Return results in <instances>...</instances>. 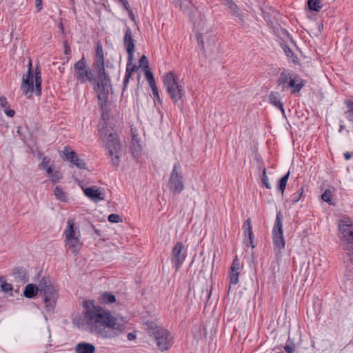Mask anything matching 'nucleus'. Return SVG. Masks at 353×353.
Segmentation results:
<instances>
[{
    "mask_svg": "<svg viewBox=\"0 0 353 353\" xmlns=\"http://www.w3.org/2000/svg\"><path fill=\"white\" fill-rule=\"evenodd\" d=\"M85 318L91 332L103 339L115 338L125 328L122 320H118L110 312L99 306L93 305L88 308L85 313Z\"/></svg>",
    "mask_w": 353,
    "mask_h": 353,
    "instance_id": "nucleus-1",
    "label": "nucleus"
},
{
    "mask_svg": "<svg viewBox=\"0 0 353 353\" xmlns=\"http://www.w3.org/2000/svg\"><path fill=\"white\" fill-rule=\"evenodd\" d=\"M39 292L44 297L47 311L49 312H53L57 302V294L48 277L43 278L39 281L38 286L34 284L27 285L24 289L23 295L26 298L32 299Z\"/></svg>",
    "mask_w": 353,
    "mask_h": 353,
    "instance_id": "nucleus-2",
    "label": "nucleus"
},
{
    "mask_svg": "<svg viewBox=\"0 0 353 353\" xmlns=\"http://www.w3.org/2000/svg\"><path fill=\"white\" fill-rule=\"evenodd\" d=\"M92 68L97 74V79H94L93 89L97 95L99 105L103 110L107 105V101L111 89L110 79L105 72L104 63H93Z\"/></svg>",
    "mask_w": 353,
    "mask_h": 353,
    "instance_id": "nucleus-3",
    "label": "nucleus"
},
{
    "mask_svg": "<svg viewBox=\"0 0 353 353\" xmlns=\"http://www.w3.org/2000/svg\"><path fill=\"white\" fill-rule=\"evenodd\" d=\"M145 325L148 334L154 339L157 345L161 351L168 350L172 347V337L168 330L157 325L152 321L147 322Z\"/></svg>",
    "mask_w": 353,
    "mask_h": 353,
    "instance_id": "nucleus-4",
    "label": "nucleus"
},
{
    "mask_svg": "<svg viewBox=\"0 0 353 353\" xmlns=\"http://www.w3.org/2000/svg\"><path fill=\"white\" fill-rule=\"evenodd\" d=\"M162 80L166 91L174 103H176L185 95L184 88L179 84L176 74L170 71L162 77Z\"/></svg>",
    "mask_w": 353,
    "mask_h": 353,
    "instance_id": "nucleus-5",
    "label": "nucleus"
},
{
    "mask_svg": "<svg viewBox=\"0 0 353 353\" xmlns=\"http://www.w3.org/2000/svg\"><path fill=\"white\" fill-rule=\"evenodd\" d=\"M74 76L80 83L94 81V75L88 67L87 61L84 57L74 63Z\"/></svg>",
    "mask_w": 353,
    "mask_h": 353,
    "instance_id": "nucleus-6",
    "label": "nucleus"
},
{
    "mask_svg": "<svg viewBox=\"0 0 353 353\" xmlns=\"http://www.w3.org/2000/svg\"><path fill=\"white\" fill-rule=\"evenodd\" d=\"M168 188L174 194H180L185 188L183 177L181 172V165L179 163L174 164L169 178Z\"/></svg>",
    "mask_w": 353,
    "mask_h": 353,
    "instance_id": "nucleus-7",
    "label": "nucleus"
},
{
    "mask_svg": "<svg viewBox=\"0 0 353 353\" xmlns=\"http://www.w3.org/2000/svg\"><path fill=\"white\" fill-rule=\"evenodd\" d=\"M338 226L341 239L346 242L347 250H353V225L350 219L347 218L339 220Z\"/></svg>",
    "mask_w": 353,
    "mask_h": 353,
    "instance_id": "nucleus-8",
    "label": "nucleus"
},
{
    "mask_svg": "<svg viewBox=\"0 0 353 353\" xmlns=\"http://www.w3.org/2000/svg\"><path fill=\"white\" fill-rule=\"evenodd\" d=\"M273 242L274 246L281 250L285 247V241L283 238L282 215L281 212H277L275 223L272 230Z\"/></svg>",
    "mask_w": 353,
    "mask_h": 353,
    "instance_id": "nucleus-9",
    "label": "nucleus"
},
{
    "mask_svg": "<svg viewBox=\"0 0 353 353\" xmlns=\"http://www.w3.org/2000/svg\"><path fill=\"white\" fill-rule=\"evenodd\" d=\"M103 139L108 150L109 155H112L115 152H119L121 144L116 133L111 132L110 130H107L105 132Z\"/></svg>",
    "mask_w": 353,
    "mask_h": 353,
    "instance_id": "nucleus-10",
    "label": "nucleus"
},
{
    "mask_svg": "<svg viewBox=\"0 0 353 353\" xmlns=\"http://www.w3.org/2000/svg\"><path fill=\"white\" fill-rule=\"evenodd\" d=\"M21 90L28 97H30L34 92L33 74L32 72V63H28L27 74L23 76Z\"/></svg>",
    "mask_w": 353,
    "mask_h": 353,
    "instance_id": "nucleus-11",
    "label": "nucleus"
},
{
    "mask_svg": "<svg viewBox=\"0 0 353 353\" xmlns=\"http://www.w3.org/2000/svg\"><path fill=\"white\" fill-rule=\"evenodd\" d=\"M63 154L65 158V159L70 163H72L73 165L77 166L79 169H85L86 167V163L84 162V161L80 158L78 157L75 152L73 150L65 148Z\"/></svg>",
    "mask_w": 353,
    "mask_h": 353,
    "instance_id": "nucleus-12",
    "label": "nucleus"
},
{
    "mask_svg": "<svg viewBox=\"0 0 353 353\" xmlns=\"http://www.w3.org/2000/svg\"><path fill=\"white\" fill-rule=\"evenodd\" d=\"M134 41H135L132 36V32L131 29L128 27L125 31L123 44L130 59L134 57Z\"/></svg>",
    "mask_w": 353,
    "mask_h": 353,
    "instance_id": "nucleus-13",
    "label": "nucleus"
},
{
    "mask_svg": "<svg viewBox=\"0 0 353 353\" xmlns=\"http://www.w3.org/2000/svg\"><path fill=\"white\" fill-rule=\"evenodd\" d=\"M174 260L181 264L183 262L186 256V249L182 242H177L172 250Z\"/></svg>",
    "mask_w": 353,
    "mask_h": 353,
    "instance_id": "nucleus-14",
    "label": "nucleus"
},
{
    "mask_svg": "<svg viewBox=\"0 0 353 353\" xmlns=\"http://www.w3.org/2000/svg\"><path fill=\"white\" fill-rule=\"evenodd\" d=\"M176 3L191 20L193 19L194 11L196 10V8L190 0H176Z\"/></svg>",
    "mask_w": 353,
    "mask_h": 353,
    "instance_id": "nucleus-15",
    "label": "nucleus"
},
{
    "mask_svg": "<svg viewBox=\"0 0 353 353\" xmlns=\"http://www.w3.org/2000/svg\"><path fill=\"white\" fill-rule=\"evenodd\" d=\"M304 81L296 74L289 81V83L285 85V90L292 88V93L299 92L300 90L304 87Z\"/></svg>",
    "mask_w": 353,
    "mask_h": 353,
    "instance_id": "nucleus-16",
    "label": "nucleus"
},
{
    "mask_svg": "<svg viewBox=\"0 0 353 353\" xmlns=\"http://www.w3.org/2000/svg\"><path fill=\"white\" fill-rule=\"evenodd\" d=\"M65 239H72L80 236V232L77 227H75V223L73 219H68L67 227L64 231Z\"/></svg>",
    "mask_w": 353,
    "mask_h": 353,
    "instance_id": "nucleus-17",
    "label": "nucleus"
},
{
    "mask_svg": "<svg viewBox=\"0 0 353 353\" xmlns=\"http://www.w3.org/2000/svg\"><path fill=\"white\" fill-rule=\"evenodd\" d=\"M243 266H230L229 272L230 285L229 290H231L232 285H236L239 281V276L243 271Z\"/></svg>",
    "mask_w": 353,
    "mask_h": 353,
    "instance_id": "nucleus-18",
    "label": "nucleus"
},
{
    "mask_svg": "<svg viewBox=\"0 0 353 353\" xmlns=\"http://www.w3.org/2000/svg\"><path fill=\"white\" fill-rule=\"evenodd\" d=\"M65 245L68 250L73 254L76 255L81 249L82 243L80 241L79 237L65 239Z\"/></svg>",
    "mask_w": 353,
    "mask_h": 353,
    "instance_id": "nucleus-19",
    "label": "nucleus"
},
{
    "mask_svg": "<svg viewBox=\"0 0 353 353\" xmlns=\"http://www.w3.org/2000/svg\"><path fill=\"white\" fill-rule=\"evenodd\" d=\"M295 73L290 70H284L277 79V84L282 85L283 90H285V85L289 83V81L294 76Z\"/></svg>",
    "mask_w": 353,
    "mask_h": 353,
    "instance_id": "nucleus-20",
    "label": "nucleus"
},
{
    "mask_svg": "<svg viewBox=\"0 0 353 353\" xmlns=\"http://www.w3.org/2000/svg\"><path fill=\"white\" fill-rule=\"evenodd\" d=\"M74 351L76 353H94L96 348L92 343L81 342L75 345Z\"/></svg>",
    "mask_w": 353,
    "mask_h": 353,
    "instance_id": "nucleus-21",
    "label": "nucleus"
},
{
    "mask_svg": "<svg viewBox=\"0 0 353 353\" xmlns=\"http://www.w3.org/2000/svg\"><path fill=\"white\" fill-rule=\"evenodd\" d=\"M243 230L245 237H248V243H247V245H252V248L254 247L253 245V233H252V222L250 219H248L246 221L243 223Z\"/></svg>",
    "mask_w": 353,
    "mask_h": 353,
    "instance_id": "nucleus-22",
    "label": "nucleus"
},
{
    "mask_svg": "<svg viewBox=\"0 0 353 353\" xmlns=\"http://www.w3.org/2000/svg\"><path fill=\"white\" fill-rule=\"evenodd\" d=\"M228 8L229 10V13L236 18V21L241 26H243L245 23L243 16L235 3H232L228 7Z\"/></svg>",
    "mask_w": 353,
    "mask_h": 353,
    "instance_id": "nucleus-23",
    "label": "nucleus"
},
{
    "mask_svg": "<svg viewBox=\"0 0 353 353\" xmlns=\"http://www.w3.org/2000/svg\"><path fill=\"white\" fill-rule=\"evenodd\" d=\"M269 100L273 105L279 108L282 112L284 113V108L282 103L281 102L280 94L279 92H272L269 95Z\"/></svg>",
    "mask_w": 353,
    "mask_h": 353,
    "instance_id": "nucleus-24",
    "label": "nucleus"
},
{
    "mask_svg": "<svg viewBox=\"0 0 353 353\" xmlns=\"http://www.w3.org/2000/svg\"><path fill=\"white\" fill-rule=\"evenodd\" d=\"M130 150L134 158L137 159L139 157L141 150V146L136 136H133L132 137Z\"/></svg>",
    "mask_w": 353,
    "mask_h": 353,
    "instance_id": "nucleus-25",
    "label": "nucleus"
},
{
    "mask_svg": "<svg viewBox=\"0 0 353 353\" xmlns=\"http://www.w3.org/2000/svg\"><path fill=\"white\" fill-rule=\"evenodd\" d=\"M84 194L89 198L93 200H103V198L101 196V192L98 189L93 188H88L84 190Z\"/></svg>",
    "mask_w": 353,
    "mask_h": 353,
    "instance_id": "nucleus-26",
    "label": "nucleus"
},
{
    "mask_svg": "<svg viewBox=\"0 0 353 353\" xmlns=\"http://www.w3.org/2000/svg\"><path fill=\"white\" fill-rule=\"evenodd\" d=\"M41 70L37 67L35 70V92L37 96H39L41 92Z\"/></svg>",
    "mask_w": 353,
    "mask_h": 353,
    "instance_id": "nucleus-27",
    "label": "nucleus"
},
{
    "mask_svg": "<svg viewBox=\"0 0 353 353\" xmlns=\"http://www.w3.org/2000/svg\"><path fill=\"white\" fill-rule=\"evenodd\" d=\"M104 63V56L102 46L100 43L97 44L95 54V61L94 63Z\"/></svg>",
    "mask_w": 353,
    "mask_h": 353,
    "instance_id": "nucleus-28",
    "label": "nucleus"
},
{
    "mask_svg": "<svg viewBox=\"0 0 353 353\" xmlns=\"http://www.w3.org/2000/svg\"><path fill=\"white\" fill-rule=\"evenodd\" d=\"M133 57L132 59H130L129 55H128V61H127V65H126V70H125V74L132 76V74L137 71L139 69V67L134 64L132 63Z\"/></svg>",
    "mask_w": 353,
    "mask_h": 353,
    "instance_id": "nucleus-29",
    "label": "nucleus"
},
{
    "mask_svg": "<svg viewBox=\"0 0 353 353\" xmlns=\"http://www.w3.org/2000/svg\"><path fill=\"white\" fill-rule=\"evenodd\" d=\"M290 172H288L282 178H281L278 183L277 190L281 191L282 193L286 188L287 182L289 179Z\"/></svg>",
    "mask_w": 353,
    "mask_h": 353,
    "instance_id": "nucleus-30",
    "label": "nucleus"
},
{
    "mask_svg": "<svg viewBox=\"0 0 353 353\" xmlns=\"http://www.w3.org/2000/svg\"><path fill=\"white\" fill-rule=\"evenodd\" d=\"M0 290L3 293L9 294L10 296H12V285L7 283L4 280H2L0 283Z\"/></svg>",
    "mask_w": 353,
    "mask_h": 353,
    "instance_id": "nucleus-31",
    "label": "nucleus"
},
{
    "mask_svg": "<svg viewBox=\"0 0 353 353\" xmlns=\"http://www.w3.org/2000/svg\"><path fill=\"white\" fill-rule=\"evenodd\" d=\"M307 4L311 10L316 12H319L323 6L321 0H308Z\"/></svg>",
    "mask_w": 353,
    "mask_h": 353,
    "instance_id": "nucleus-32",
    "label": "nucleus"
},
{
    "mask_svg": "<svg viewBox=\"0 0 353 353\" xmlns=\"http://www.w3.org/2000/svg\"><path fill=\"white\" fill-rule=\"evenodd\" d=\"M54 194L61 201H65L67 200V194L60 186L55 188Z\"/></svg>",
    "mask_w": 353,
    "mask_h": 353,
    "instance_id": "nucleus-33",
    "label": "nucleus"
},
{
    "mask_svg": "<svg viewBox=\"0 0 353 353\" xmlns=\"http://www.w3.org/2000/svg\"><path fill=\"white\" fill-rule=\"evenodd\" d=\"M100 299L101 301L104 303H112L116 301L115 296L108 292L103 293Z\"/></svg>",
    "mask_w": 353,
    "mask_h": 353,
    "instance_id": "nucleus-34",
    "label": "nucleus"
},
{
    "mask_svg": "<svg viewBox=\"0 0 353 353\" xmlns=\"http://www.w3.org/2000/svg\"><path fill=\"white\" fill-rule=\"evenodd\" d=\"M332 192L330 191V190H326L321 195V199L329 203L330 205H334V203L332 202Z\"/></svg>",
    "mask_w": 353,
    "mask_h": 353,
    "instance_id": "nucleus-35",
    "label": "nucleus"
},
{
    "mask_svg": "<svg viewBox=\"0 0 353 353\" xmlns=\"http://www.w3.org/2000/svg\"><path fill=\"white\" fill-rule=\"evenodd\" d=\"M63 178V175L61 172L59 170L54 171L50 176V181L53 183H57L60 181V180Z\"/></svg>",
    "mask_w": 353,
    "mask_h": 353,
    "instance_id": "nucleus-36",
    "label": "nucleus"
},
{
    "mask_svg": "<svg viewBox=\"0 0 353 353\" xmlns=\"http://www.w3.org/2000/svg\"><path fill=\"white\" fill-rule=\"evenodd\" d=\"M347 107L348 108V111L346 112L347 118L353 123V101L347 102Z\"/></svg>",
    "mask_w": 353,
    "mask_h": 353,
    "instance_id": "nucleus-37",
    "label": "nucleus"
},
{
    "mask_svg": "<svg viewBox=\"0 0 353 353\" xmlns=\"http://www.w3.org/2000/svg\"><path fill=\"white\" fill-rule=\"evenodd\" d=\"M145 70V78L148 82L149 85L156 83L153 74L148 68Z\"/></svg>",
    "mask_w": 353,
    "mask_h": 353,
    "instance_id": "nucleus-38",
    "label": "nucleus"
},
{
    "mask_svg": "<svg viewBox=\"0 0 353 353\" xmlns=\"http://www.w3.org/2000/svg\"><path fill=\"white\" fill-rule=\"evenodd\" d=\"M303 192V188L301 187V188L299 190V192H297L292 195V202L294 204L296 203L301 199Z\"/></svg>",
    "mask_w": 353,
    "mask_h": 353,
    "instance_id": "nucleus-39",
    "label": "nucleus"
},
{
    "mask_svg": "<svg viewBox=\"0 0 353 353\" xmlns=\"http://www.w3.org/2000/svg\"><path fill=\"white\" fill-rule=\"evenodd\" d=\"M262 183L265 186L266 188H268V189L271 188V185L269 183V179L266 174V169L265 168H264L263 170Z\"/></svg>",
    "mask_w": 353,
    "mask_h": 353,
    "instance_id": "nucleus-40",
    "label": "nucleus"
},
{
    "mask_svg": "<svg viewBox=\"0 0 353 353\" xmlns=\"http://www.w3.org/2000/svg\"><path fill=\"white\" fill-rule=\"evenodd\" d=\"M110 161L114 166H118L119 164V152H115L112 155H110Z\"/></svg>",
    "mask_w": 353,
    "mask_h": 353,
    "instance_id": "nucleus-41",
    "label": "nucleus"
},
{
    "mask_svg": "<svg viewBox=\"0 0 353 353\" xmlns=\"http://www.w3.org/2000/svg\"><path fill=\"white\" fill-rule=\"evenodd\" d=\"M139 66L143 68L144 70L148 68V61L146 56L143 55L139 59Z\"/></svg>",
    "mask_w": 353,
    "mask_h": 353,
    "instance_id": "nucleus-42",
    "label": "nucleus"
},
{
    "mask_svg": "<svg viewBox=\"0 0 353 353\" xmlns=\"http://www.w3.org/2000/svg\"><path fill=\"white\" fill-rule=\"evenodd\" d=\"M108 221L111 223H119L122 220L119 215L116 214H111L108 216Z\"/></svg>",
    "mask_w": 353,
    "mask_h": 353,
    "instance_id": "nucleus-43",
    "label": "nucleus"
},
{
    "mask_svg": "<svg viewBox=\"0 0 353 353\" xmlns=\"http://www.w3.org/2000/svg\"><path fill=\"white\" fill-rule=\"evenodd\" d=\"M50 163V158H48V157H44L42 159V161H41L40 165L43 169H45V168H47L50 166V165H49Z\"/></svg>",
    "mask_w": 353,
    "mask_h": 353,
    "instance_id": "nucleus-44",
    "label": "nucleus"
},
{
    "mask_svg": "<svg viewBox=\"0 0 353 353\" xmlns=\"http://www.w3.org/2000/svg\"><path fill=\"white\" fill-rule=\"evenodd\" d=\"M283 50L285 52V55L288 58H291L294 55L293 52L292 51V50L288 46H284L283 47Z\"/></svg>",
    "mask_w": 353,
    "mask_h": 353,
    "instance_id": "nucleus-45",
    "label": "nucleus"
},
{
    "mask_svg": "<svg viewBox=\"0 0 353 353\" xmlns=\"http://www.w3.org/2000/svg\"><path fill=\"white\" fill-rule=\"evenodd\" d=\"M284 350L287 353H293L295 350L294 345H286L284 347Z\"/></svg>",
    "mask_w": 353,
    "mask_h": 353,
    "instance_id": "nucleus-46",
    "label": "nucleus"
},
{
    "mask_svg": "<svg viewBox=\"0 0 353 353\" xmlns=\"http://www.w3.org/2000/svg\"><path fill=\"white\" fill-rule=\"evenodd\" d=\"M7 105H8V101H7V99L2 96L0 97V105L1 108H6L7 107Z\"/></svg>",
    "mask_w": 353,
    "mask_h": 353,
    "instance_id": "nucleus-47",
    "label": "nucleus"
},
{
    "mask_svg": "<svg viewBox=\"0 0 353 353\" xmlns=\"http://www.w3.org/2000/svg\"><path fill=\"white\" fill-rule=\"evenodd\" d=\"M130 77H131V76L125 74L124 79H123V90H125L126 89V87L129 83Z\"/></svg>",
    "mask_w": 353,
    "mask_h": 353,
    "instance_id": "nucleus-48",
    "label": "nucleus"
},
{
    "mask_svg": "<svg viewBox=\"0 0 353 353\" xmlns=\"http://www.w3.org/2000/svg\"><path fill=\"white\" fill-rule=\"evenodd\" d=\"M150 88L152 90V94H153L154 97L159 94L158 88H157V86L156 83L150 85Z\"/></svg>",
    "mask_w": 353,
    "mask_h": 353,
    "instance_id": "nucleus-49",
    "label": "nucleus"
},
{
    "mask_svg": "<svg viewBox=\"0 0 353 353\" xmlns=\"http://www.w3.org/2000/svg\"><path fill=\"white\" fill-rule=\"evenodd\" d=\"M35 1V7L37 8V12H40L42 9V0H34Z\"/></svg>",
    "mask_w": 353,
    "mask_h": 353,
    "instance_id": "nucleus-50",
    "label": "nucleus"
},
{
    "mask_svg": "<svg viewBox=\"0 0 353 353\" xmlns=\"http://www.w3.org/2000/svg\"><path fill=\"white\" fill-rule=\"evenodd\" d=\"M4 112L9 117H12L14 115V111L13 110H8L6 108L4 109Z\"/></svg>",
    "mask_w": 353,
    "mask_h": 353,
    "instance_id": "nucleus-51",
    "label": "nucleus"
},
{
    "mask_svg": "<svg viewBox=\"0 0 353 353\" xmlns=\"http://www.w3.org/2000/svg\"><path fill=\"white\" fill-rule=\"evenodd\" d=\"M349 252L347 254V257L349 260V261L352 263H353V250H348Z\"/></svg>",
    "mask_w": 353,
    "mask_h": 353,
    "instance_id": "nucleus-52",
    "label": "nucleus"
},
{
    "mask_svg": "<svg viewBox=\"0 0 353 353\" xmlns=\"http://www.w3.org/2000/svg\"><path fill=\"white\" fill-rule=\"evenodd\" d=\"M221 3L227 7L234 3L233 0H221Z\"/></svg>",
    "mask_w": 353,
    "mask_h": 353,
    "instance_id": "nucleus-53",
    "label": "nucleus"
},
{
    "mask_svg": "<svg viewBox=\"0 0 353 353\" xmlns=\"http://www.w3.org/2000/svg\"><path fill=\"white\" fill-rule=\"evenodd\" d=\"M197 41L199 43L201 44V46L203 48H204V44H203V38H202V34H197Z\"/></svg>",
    "mask_w": 353,
    "mask_h": 353,
    "instance_id": "nucleus-54",
    "label": "nucleus"
},
{
    "mask_svg": "<svg viewBox=\"0 0 353 353\" xmlns=\"http://www.w3.org/2000/svg\"><path fill=\"white\" fill-rule=\"evenodd\" d=\"M154 103L158 102L159 103H162V100L159 96V94L154 97Z\"/></svg>",
    "mask_w": 353,
    "mask_h": 353,
    "instance_id": "nucleus-55",
    "label": "nucleus"
},
{
    "mask_svg": "<svg viewBox=\"0 0 353 353\" xmlns=\"http://www.w3.org/2000/svg\"><path fill=\"white\" fill-rule=\"evenodd\" d=\"M44 170L46 171V172H47L50 176V175L54 172V171H53V169H52V166H50V167H48V168H45Z\"/></svg>",
    "mask_w": 353,
    "mask_h": 353,
    "instance_id": "nucleus-56",
    "label": "nucleus"
},
{
    "mask_svg": "<svg viewBox=\"0 0 353 353\" xmlns=\"http://www.w3.org/2000/svg\"><path fill=\"white\" fill-rule=\"evenodd\" d=\"M120 1L122 3L123 7L126 10H128V8H129V3H128V2L126 0H123V1Z\"/></svg>",
    "mask_w": 353,
    "mask_h": 353,
    "instance_id": "nucleus-57",
    "label": "nucleus"
},
{
    "mask_svg": "<svg viewBox=\"0 0 353 353\" xmlns=\"http://www.w3.org/2000/svg\"><path fill=\"white\" fill-rule=\"evenodd\" d=\"M135 335L133 333H129L127 335V338L129 341H132L135 339Z\"/></svg>",
    "mask_w": 353,
    "mask_h": 353,
    "instance_id": "nucleus-58",
    "label": "nucleus"
},
{
    "mask_svg": "<svg viewBox=\"0 0 353 353\" xmlns=\"http://www.w3.org/2000/svg\"><path fill=\"white\" fill-rule=\"evenodd\" d=\"M350 157H351V154H350L349 153H345V159H350Z\"/></svg>",
    "mask_w": 353,
    "mask_h": 353,
    "instance_id": "nucleus-59",
    "label": "nucleus"
},
{
    "mask_svg": "<svg viewBox=\"0 0 353 353\" xmlns=\"http://www.w3.org/2000/svg\"><path fill=\"white\" fill-rule=\"evenodd\" d=\"M236 259H234V261H233V263H232V265H236V264H235V263H236Z\"/></svg>",
    "mask_w": 353,
    "mask_h": 353,
    "instance_id": "nucleus-60",
    "label": "nucleus"
},
{
    "mask_svg": "<svg viewBox=\"0 0 353 353\" xmlns=\"http://www.w3.org/2000/svg\"><path fill=\"white\" fill-rule=\"evenodd\" d=\"M95 232H96L98 235H99V231L98 230H95Z\"/></svg>",
    "mask_w": 353,
    "mask_h": 353,
    "instance_id": "nucleus-61",
    "label": "nucleus"
},
{
    "mask_svg": "<svg viewBox=\"0 0 353 353\" xmlns=\"http://www.w3.org/2000/svg\"><path fill=\"white\" fill-rule=\"evenodd\" d=\"M68 51H70V49H68V50H67V49H66V50H65V54H68Z\"/></svg>",
    "mask_w": 353,
    "mask_h": 353,
    "instance_id": "nucleus-62",
    "label": "nucleus"
},
{
    "mask_svg": "<svg viewBox=\"0 0 353 353\" xmlns=\"http://www.w3.org/2000/svg\"><path fill=\"white\" fill-rule=\"evenodd\" d=\"M341 130H343V126H341V129H340V130H339V131L341 132Z\"/></svg>",
    "mask_w": 353,
    "mask_h": 353,
    "instance_id": "nucleus-63",
    "label": "nucleus"
},
{
    "mask_svg": "<svg viewBox=\"0 0 353 353\" xmlns=\"http://www.w3.org/2000/svg\"><path fill=\"white\" fill-rule=\"evenodd\" d=\"M351 343L353 344V338H352V340L351 341Z\"/></svg>",
    "mask_w": 353,
    "mask_h": 353,
    "instance_id": "nucleus-64",
    "label": "nucleus"
}]
</instances>
